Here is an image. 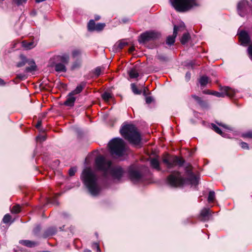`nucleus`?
I'll use <instances>...</instances> for the list:
<instances>
[{
  "mask_svg": "<svg viewBox=\"0 0 252 252\" xmlns=\"http://www.w3.org/2000/svg\"><path fill=\"white\" fill-rule=\"evenodd\" d=\"M131 89L134 94H140L141 93V91L139 90L137 86L135 84H132L131 85Z\"/></svg>",
  "mask_w": 252,
  "mask_h": 252,
  "instance_id": "obj_35",
  "label": "nucleus"
},
{
  "mask_svg": "<svg viewBox=\"0 0 252 252\" xmlns=\"http://www.w3.org/2000/svg\"><path fill=\"white\" fill-rule=\"evenodd\" d=\"M101 69L100 67H96L95 70H94V74L97 76H99L100 74H101Z\"/></svg>",
  "mask_w": 252,
  "mask_h": 252,
  "instance_id": "obj_44",
  "label": "nucleus"
},
{
  "mask_svg": "<svg viewBox=\"0 0 252 252\" xmlns=\"http://www.w3.org/2000/svg\"><path fill=\"white\" fill-rule=\"evenodd\" d=\"M47 202H48V203H51V204L56 203L57 205H58V204H59L55 197L48 199Z\"/></svg>",
  "mask_w": 252,
  "mask_h": 252,
  "instance_id": "obj_46",
  "label": "nucleus"
},
{
  "mask_svg": "<svg viewBox=\"0 0 252 252\" xmlns=\"http://www.w3.org/2000/svg\"><path fill=\"white\" fill-rule=\"evenodd\" d=\"M11 212L12 214H18L21 212V207L19 205L17 204L13 206Z\"/></svg>",
  "mask_w": 252,
  "mask_h": 252,
  "instance_id": "obj_33",
  "label": "nucleus"
},
{
  "mask_svg": "<svg viewBox=\"0 0 252 252\" xmlns=\"http://www.w3.org/2000/svg\"><path fill=\"white\" fill-rule=\"evenodd\" d=\"M238 35L239 40L242 45L246 46L250 43V37L248 32L246 31H241L238 34Z\"/></svg>",
  "mask_w": 252,
  "mask_h": 252,
  "instance_id": "obj_15",
  "label": "nucleus"
},
{
  "mask_svg": "<svg viewBox=\"0 0 252 252\" xmlns=\"http://www.w3.org/2000/svg\"><path fill=\"white\" fill-rule=\"evenodd\" d=\"M211 217L210 210L209 208H204L201 210L199 216V220L202 221L208 220Z\"/></svg>",
  "mask_w": 252,
  "mask_h": 252,
  "instance_id": "obj_16",
  "label": "nucleus"
},
{
  "mask_svg": "<svg viewBox=\"0 0 252 252\" xmlns=\"http://www.w3.org/2000/svg\"><path fill=\"white\" fill-rule=\"evenodd\" d=\"M41 230V227L39 225L36 226L33 230V233L34 235H37Z\"/></svg>",
  "mask_w": 252,
  "mask_h": 252,
  "instance_id": "obj_43",
  "label": "nucleus"
},
{
  "mask_svg": "<svg viewBox=\"0 0 252 252\" xmlns=\"http://www.w3.org/2000/svg\"><path fill=\"white\" fill-rule=\"evenodd\" d=\"M110 174L114 179L120 181L125 173L123 168L119 166L114 167H111L110 170Z\"/></svg>",
  "mask_w": 252,
  "mask_h": 252,
  "instance_id": "obj_11",
  "label": "nucleus"
},
{
  "mask_svg": "<svg viewBox=\"0 0 252 252\" xmlns=\"http://www.w3.org/2000/svg\"><path fill=\"white\" fill-rule=\"evenodd\" d=\"M42 122L41 120H38L37 124L35 125V127L37 129H39L40 126H41Z\"/></svg>",
  "mask_w": 252,
  "mask_h": 252,
  "instance_id": "obj_51",
  "label": "nucleus"
},
{
  "mask_svg": "<svg viewBox=\"0 0 252 252\" xmlns=\"http://www.w3.org/2000/svg\"><path fill=\"white\" fill-rule=\"evenodd\" d=\"M54 163H55V165H59L60 163V160L59 159H56L54 161Z\"/></svg>",
  "mask_w": 252,
  "mask_h": 252,
  "instance_id": "obj_58",
  "label": "nucleus"
},
{
  "mask_svg": "<svg viewBox=\"0 0 252 252\" xmlns=\"http://www.w3.org/2000/svg\"><path fill=\"white\" fill-rule=\"evenodd\" d=\"M159 34L155 32H146L142 33L138 38V41L142 43H146L151 40L158 38Z\"/></svg>",
  "mask_w": 252,
  "mask_h": 252,
  "instance_id": "obj_8",
  "label": "nucleus"
},
{
  "mask_svg": "<svg viewBox=\"0 0 252 252\" xmlns=\"http://www.w3.org/2000/svg\"><path fill=\"white\" fill-rule=\"evenodd\" d=\"M20 243L22 245L29 248H33L38 245V243L37 242L32 241L28 240H22L21 241Z\"/></svg>",
  "mask_w": 252,
  "mask_h": 252,
  "instance_id": "obj_25",
  "label": "nucleus"
},
{
  "mask_svg": "<svg viewBox=\"0 0 252 252\" xmlns=\"http://www.w3.org/2000/svg\"><path fill=\"white\" fill-rule=\"evenodd\" d=\"M80 178L92 195L96 196L98 194L100 191V188L97 184L98 178L90 168H85L82 172Z\"/></svg>",
  "mask_w": 252,
  "mask_h": 252,
  "instance_id": "obj_3",
  "label": "nucleus"
},
{
  "mask_svg": "<svg viewBox=\"0 0 252 252\" xmlns=\"http://www.w3.org/2000/svg\"><path fill=\"white\" fill-rule=\"evenodd\" d=\"M76 100V97L74 96L73 94H71L70 93L66 99V100L64 102V105L67 106L72 107L74 105L75 101Z\"/></svg>",
  "mask_w": 252,
  "mask_h": 252,
  "instance_id": "obj_22",
  "label": "nucleus"
},
{
  "mask_svg": "<svg viewBox=\"0 0 252 252\" xmlns=\"http://www.w3.org/2000/svg\"><path fill=\"white\" fill-rule=\"evenodd\" d=\"M25 64V63L24 62L19 63L17 64V66L21 67V66H23Z\"/></svg>",
  "mask_w": 252,
  "mask_h": 252,
  "instance_id": "obj_56",
  "label": "nucleus"
},
{
  "mask_svg": "<svg viewBox=\"0 0 252 252\" xmlns=\"http://www.w3.org/2000/svg\"><path fill=\"white\" fill-rule=\"evenodd\" d=\"M128 74L131 78H136L139 76V73L135 69L130 70L128 73Z\"/></svg>",
  "mask_w": 252,
  "mask_h": 252,
  "instance_id": "obj_32",
  "label": "nucleus"
},
{
  "mask_svg": "<svg viewBox=\"0 0 252 252\" xmlns=\"http://www.w3.org/2000/svg\"><path fill=\"white\" fill-rule=\"evenodd\" d=\"M190 39V36L189 34L187 32L183 34V36H182L180 39V41L182 44H185L186 43L188 42Z\"/></svg>",
  "mask_w": 252,
  "mask_h": 252,
  "instance_id": "obj_31",
  "label": "nucleus"
},
{
  "mask_svg": "<svg viewBox=\"0 0 252 252\" xmlns=\"http://www.w3.org/2000/svg\"><path fill=\"white\" fill-rule=\"evenodd\" d=\"M178 30L179 27L177 26H174L173 34L172 35H169L167 37L166 41V44L171 45H173L175 41V38L177 35V32Z\"/></svg>",
  "mask_w": 252,
  "mask_h": 252,
  "instance_id": "obj_19",
  "label": "nucleus"
},
{
  "mask_svg": "<svg viewBox=\"0 0 252 252\" xmlns=\"http://www.w3.org/2000/svg\"><path fill=\"white\" fill-rule=\"evenodd\" d=\"M211 94L216 95L218 96H220V93L216 92H211Z\"/></svg>",
  "mask_w": 252,
  "mask_h": 252,
  "instance_id": "obj_59",
  "label": "nucleus"
},
{
  "mask_svg": "<svg viewBox=\"0 0 252 252\" xmlns=\"http://www.w3.org/2000/svg\"><path fill=\"white\" fill-rule=\"evenodd\" d=\"M174 158H177L178 157L177 156H175Z\"/></svg>",
  "mask_w": 252,
  "mask_h": 252,
  "instance_id": "obj_64",
  "label": "nucleus"
},
{
  "mask_svg": "<svg viewBox=\"0 0 252 252\" xmlns=\"http://www.w3.org/2000/svg\"><path fill=\"white\" fill-rule=\"evenodd\" d=\"M53 65L55 62H62V63L67 64L69 62V56L67 55H57L54 56L50 59Z\"/></svg>",
  "mask_w": 252,
  "mask_h": 252,
  "instance_id": "obj_14",
  "label": "nucleus"
},
{
  "mask_svg": "<svg viewBox=\"0 0 252 252\" xmlns=\"http://www.w3.org/2000/svg\"><path fill=\"white\" fill-rule=\"evenodd\" d=\"M195 151V150L193 149L189 150V149L185 148L181 150V153L184 154L185 155V156L190 157L194 156Z\"/></svg>",
  "mask_w": 252,
  "mask_h": 252,
  "instance_id": "obj_29",
  "label": "nucleus"
},
{
  "mask_svg": "<svg viewBox=\"0 0 252 252\" xmlns=\"http://www.w3.org/2000/svg\"><path fill=\"white\" fill-rule=\"evenodd\" d=\"M120 133L124 139L133 147L139 148L142 146L141 134L135 125L124 123L120 129Z\"/></svg>",
  "mask_w": 252,
  "mask_h": 252,
  "instance_id": "obj_2",
  "label": "nucleus"
},
{
  "mask_svg": "<svg viewBox=\"0 0 252 252\" xmlns=\"http://www.w3.org/2000/svg\"><path fill=\"white\" fill-rule=\"evenodd\" d=\"M60 229L63 230V227H60Z\"/></svg>",
  "mask_w": 252,
  "mask_h": 252,
  "instance_id": "obj_63",
  "label": "nucleus"
},
{
  "mask_svg": "<svg viewBox=\"0 0 252 252\" xmlns=\"http://www.w3.org/2000/svg\"><path fill=\"white\" fill-rule=\"evenodd\" d=\"M105 26V24L104 23H98L95 24L93 20H91L88 24V30L89 31H102Z\"/></svg>",
  "mask_w": 252,
  "mask_h": 252,
  "instance_id": "obj_12",
  "label": "nucleus"
},
{
  "mask_svg": "<svg viewBox=\"0 0 252 252\" xmlns=\"http://www.w3.org/2000/svg\"><path fill=\"white\" fill-rule=\"evenodd\" d=\"M215 193L214 191H210L209 193L207 200L208 202H213L215 199Z\"/></svg>",
  "mask_w": 252,
  "mask_h": 252,
  "instance_id": "obj_34",
  "label": "nucleus"
},
{
  "mask_svg": "<svg viewBox=\"0 0 252 252\" xmlns=\"http://www.w3.org/2000/svg\"><path fill=\"white\" fill-rule=\"evenodd\" d=\"M57 232V228L55 226H50L47 228L44 231L42 237L43 238H46L48 237L53 236L56 234Z\"/></svg>",
  "mask_w": 252,
  "mask_h": 252,
  "instance_id": "obj_18",
  "label": "nucleus"
},
{
  "mask_svg": "<svg viewBox=\"0 0 252 252\" xmlns=\"http://www.w3.org/2000/svg\"><path fill=\"white\" fill-rule=\"evenodd\" d=\"M80 52L79 50H74L72 52V56L73 57H76L80 55Z\"/></svg>",
  "mask_w": 252,
  "mask_h": 252,
  "instance_id": "obj_49",
  "label": "nucleus"
},
{
  "mask_svg": "<svg viewBox=\"0 0 252 252\" xmlns=\"http://www.w3.org/2000/svg\"><path fill=\"white\" fill-rule=\"evenodd\" d=\"M11 219V216L9 214H7L3 217L2 221L4 223H7L10 221Z\"/></svg>",
  "mask_w": 252,
  "mask_h": 252,
  "instance_id": "obj_36",
  "label": "nucleus"
},
{
  "mask_svg": "<svg viewBox=\"0 0 252 252\" xmlns=\"http://www.w3.org/2000/svg\"><path fill=\"white\" fill-rule=\"evenodd\" d=\"M27 0H12V1L17 5H20L26 3Z\"/></svg>",
  "mask_w": 252,
  "mask_h": 252,
  "instance_id": "obj_38",
  "label": "nucleus"
},
{
  "mask_svg": "<svg viewBox=\"0 0 252 252\" xmlns=\"http://www.w3.org/2000/svg\"><path fill=\"white\" fill-rule=\"evenodd\" d=\"M107 148L112 156L123 157L127 155L130 151L124 139L120 137L112 139L107 144Z\"/></svg>",
  "mask_w": 252,
  "mask_h": 252,
  "instance_id": "obj_4",
  "label": "nucleus"
},
{
  "mask_svg": "<svg viewBox=\"0 0 252 252\" xmlns=\"http://www.w3.org/2000/svg\"><path fill=\"white\" fill-rule=\"evenodd\" d=\"M35 67H36V66L35 65L34 63H33V64L30 67H28L26 68V72H30V71L34 70L35 69Z\"/></svg>",
  "mask_w": 252,
  "mask_h": 252,
  "instance_id": "obj_45",
  "label": "nucleus"
},
{
  "mask_svg": "<svg viewBox=\"0 0 252 252\" xmlns=\"http://www.w3.org/2000/svg\"><path fill=\"white\" fill-rule=\"evenodd\" d=\"M85 84L84 83H81L79 85L77 86L76 89L73 91H72L70 93L71 94L73 95L79 94L81 92H82V91L85 87Z\"/></svg>",
  "mask_w": 252,
  "mask_h": 252,
  "instance_id": "obj_30",
  "label": "nucleus"
},
{
  "mask_svg": "<svg viewBox=\"0 0 252 252\" xmlns=\"http://www.w3.org/2000/svg\"><path fill=\"white\" fill-rule=\"evenodd\" d=\"M212 129L214 130L216 132L220 134V129L219 128V127L217 126L215 124H211Z\"/></svg>",
  "mask_w": 252,
  "mask_h": 252,
  "instance_id": "obj_41",
  "label": "nucleus"
},
{
  "mask_svg": "<svg viewBox=\"0 0 252 252\" xmlns=\"http://www.w3.org/2000/svg\"><path fill=\"white\" fill-rule=\"evenodd\" d=\"M103 150L100 151L95 150L91 152L88 156V158H104L103 155Z\"/></svg>",
  "mask_w": 252,
  "mask_h": 252,
  "instance_id": "obj_23",
  "label": "nucleus"
},
{
  "mask_svg": "<svg viewBox=\"0 0 252 252\" xmlns=\"http://www.w3.org/2000/svg\"><path fill=\"white\" fill-rule=\"evenodd\" d=\"M50 65L52 66H55V69L57 72H65L66 69L65 65L62 63L59 62H55L53 65L52 62L50 61Z\"/></svg>",
  "mask_w": 252,
  "mask_h": 252,
  "instance_id": "obj_20",
  "label": "nucleus"
},
{
  "mask_svg": "<svg viewBox=\"0 0 252 252\" xmlns=\"http://www.w3.org/2000/svg\"><path fill=\"white\" fill-rule=\"evenodd\" d=\"M235 91L228 87H221V97H233L235 94Z\"/></svg>",
  "mask_w": 252,
  "mask_h": 252,
  "instance_id": "obj_17",
  "label": "nucleus"
},
{
  "mask_svg": "<svg viewBox=\"0 0 252 252\" xmlns=\"http://www.w3.org/2000/svg\"><path fill=\"white\" fill-rule=\"evenodd\" d=\"M152 101V98L150 96L146 97V102L147 103H150Z\"/></svg>",
  "mask_w": 252,
  "mask_h": 252,
  "instance_id": "obj_53",
  "label": "nucleus"
},
{
  "mask_svg": "<svg viewBox=\"0 0 252 252\" xmlns=\"http://www.w3.org/2000/svg\"><path fill=\"white\" fill-rule=\"evenodd\" d=\"M150 165L153 168L158 171L160 170L159 162L158 158H151Z\"/></svg>",
  "mask_w": 252,
  "mask_h": 252,
  "instance_id": "obj_26",
  "label": "nucleus"
},
{
  "mask_svg": "<svg viewBox=\"0 0 252 252\" xmlns=\"http://www.w3.org/2000/svg\"><path fill=\"white\" fill-rule=\"evenodd\" d=\"M240 145L243 149H248V144L247 143L242 142L240 143Z\"/></svg>",
  "mask_w": 252,
  "mask_h": 252,
  "instance_id": "obj_48",
  "label": "nucleus"
},
{
  "mask_svg": "<svg viewBox=\"0 0 252 252\" xmlns=\"http://www.w3.org/2000/svg\"><path fill=\"white\" fill-rule=\"evenodd\" d=\"M17 78L20 79L21 80H23L26 78V76L24 74H19L17 75Z\"/></svg>",
  "mask_w": 252,
  "mask_h": 252,
  "instance_id": "obj_50",
  "label": "nucleus"
},
{
  "mask_svg": "<svg viewBox=\"0 0 252 252\" xmlns=\"http://www.w3.org/2000/svg\"><path fill=\"white\" fill-rule=\"evenodd\" d=\"M77 171V168L75 167H71L68 170V174L70 176H73L75 175Z\"/></svg>",
  "mask_w": 252,
  "mask_h": 252,
  "instance_id": "obj_37",
  "label": "nucleus"
},
{
  "mask_svg": "<svg viewBox=\"0 0 252 252\" xmlns=\"http://www.w3.org/2000/svg\"><path fill=\"white\" fill-rule=\"evenodd\" d=\"M6 85V82L4 80L0 78V86H4Z\"/></svg>",
  "mask_w": 252,
  "mask_h": 252,
  "instance_id": "obj_54",
  "label": "nucleus"
},
{
  "mask_svg": "<svg viewBox=\"0 0 252 252\" xmlns=\"http://www.w3.org/2000/svg\"><path fill=\"white\" fill-rule=\"evenodd\" d=\"M170 2L178 12H185L191 9L195 5V0H170Z\"/></svg>",
  "mask_w": 252,
  "mask_h": 252,
  "instance_id": "obj_5",
  "label": "nucleus"
},
{
  "mask_svg": "<svg viewBox=\"0 0 252 252\" xmlns=\"http://www.w3.org/2000/svg\"><path fill=\"white\" fill-rule=\"evenodd\" d=\"M221 126V136L226 138H232L234 135V131L232 128L222 124Z\"/></svg>",
  "mask_w": 252,
  "mask_h": 252,
  "instance_id": "obj_13",
  "label": "nucleus"
},
{
  "mask_svg": "<svg viewBox=\"0 0 252 252\" xmlns=\"http://www.w3.org/2000/svg\"><path fill=\"white\" fill-rule=\"evenodd\" d=\"M211 92L210 90H206V91H204L203 92V93L205 94H211Z\"/></svg>",
  "mask_w": 252,
  "mask_h": 252,
  "instance_id": "obj_57",
  "label": "nucleus"
},
{
  "mask_svg": "<svg viewBox=\"0 0 252 252\" xmlns=\"http://www.w3.org/2000/svg\"><path fill=\"white\" fill-rule=\"evenodd\" d=\"M237 9L239 14L244 17L251 11V7L247 1L243 0L238 3Z\"/></svg>",
  "mask_w": 252,
  "mask_h": 252,
  "instance_id": "obj_10",
  "label": "nucleus"
},
{
  "mask_svg": "<svg viewBox=\"0 0 252 252\" xmlns=\"http://www.w3.org/2000/svg\"><path fill=\"white\" fill-rule=\"evenodd\" d=\"M101 97L104 101L108 103L110 99L113 98V95L111 93L105 92L101 94Z\"/></svg>",
  "mask_w": 252,
  "mask_h": 252,
  "instance_id": "obj_27",
  "label": "nucleus"
},
{
  "mask_svg": "<svg viewBox=\"0 0 252 252\" xmlns=\"http://www.w3.org/2000/svg\"><path fill=\"white\" fill-rule=\"evenodd\" d=\"M134 50H135L134 47L131 46V47H129V48L128 49V52L129 53H131Z\"/></svg>",
  "mask_w": 252,
  "mask_h": 252,
  "instance_id": "obj_55",
  "label": "nucleus"
},
{
  "mask_svg": "<svg viewBox=\"0 0 252 252\" xmlns=\"http://www.w3.org/2000/svg\"><path fill=\"white\" fill-rule=\"evenodd\" d=\"M93 246L96 247L97 252H100V249L99 244L97 243H94Z\"/></svg>",
  "mask_w": 252,
  "mask_h": 252,
  "instance_id": "obj_52",
  "label": "nucleus"
},
{
  "mask_svg": "<svg viewBox=\"0 0 252 252\" xmlns=\"http://www.w3.org/2000/svg\"><path fill=\"white\" fill-rule=\"evenodd\" d=\"M248 52L250 57L252 59V43L249 46Z\"/></svg>",
  "mask_w": 252,
  "mask_h": 252,
  "instance_id": "obj_47",
  "label": "nucleus"
},
{
  "mask_svg": "<svg viewBox=\"0 0 252 252\" xmlns=\"http://www.w3.org/2000/svg\"><path fill=\"white\" fill-rule=\"evenodd\" d=\"M163 162L168 168H172L176 166L182 167L184 163V158H163Z\"/></svg>",
  "mask_w": 252,
  "mask_h": 252,
  "instance_id": "obj_9",
  "label": "nucleus"
},
{
  "mask_svg": "<svg viewBox=\"0 0 252 252\" xmlns=\"http://www.w3.org/2000/svg\"><path fill=\"white\" fill-rule=\"evenodd\" d=\"M143 166H139L135 164H132L128 166L127 169V173L128 178L131 181H139L143 177L142 172Z\"/></svg>",
  "mask_w": 252,
  "mask_h": 252,
  "instance_id": "obj_6",
  "label": "nucleus"
},
{
  "mask_svg": "<svg viewBox=\"0 0 252 252\" xmlns=\"http://www.w3.org/2000/svg\"><path fill=\"white\" fill-rule=\"evenodd\" d=\"M192 97L194 98L199 104H203V101L202 100L201 98L196 95H192Z\"/></svg>",
  "mask_w": 252,
  "mask_h": 252,
  "instance_id": "obj_39",
  "label": "nucleus"
},
{
  "mask_svg": "<svg viewBox=\"0 0 252 252\" xmlns=\"http://www.w3.org/2000/svg\"><path fill=\"white\" fill-rule=\"evenodd\" d=\"M185 173L187 178L183 177L179 171H174L166 178L167 184L172 188H182L187 183L192 186L199 184V177L192 171V166L190 163L186 165Z\"/></svg>",
  "mask_w": 252,
  "mask_h": 252,
  "instance_id": "obj_1",
  "label": "nucleus"
},
{
  "mask_svg": "<svg viewBox=\"0 0 252 252\" xmlns=\"http://www.w3.org/2000/svg\"><path fill=\"white\" fill-rule=\"evenodd\" d=\"M46 139V137L45 135L39 136L36 137V141L38 142L42 143Z\"/></svg>",
  "mask_w": 252,
  "mask_h": 252,
  "instance_id": "obj_40",
  "label": "nucleus"
},
{
  "mask_svg": "<svg viewBox=\"0 0 252 252\" xmlns=\"http://www.w3.org/2000/svg\"><path fill=\"white\" fill-rule=\"evenodd\" d=\"M199 82L202 87H205L208 83L211 82V80L207 76H202L200 78Z\"/></svg>",
  "mask_w": 252,
  "mask_h": 252,
  "instance_id": "obj_28",
  "label": "nucleus"
},
{
  "mask_svg": "<svg viewBox=\"0 0 252 252\" xmlns=\"http://www.w3.org/2000/svg\"><path fill=\"white\" fill-rule=\"evenodd\" d=\"M112 165V161L108 160V158H95L94 164V168L97 171L103 172L105 176L107 175Z\"/></svg>",
  "mask_w": 252,
  "mask_h": 252,
  "instance_id": "obj_7",
  "label": "nucleus"
},
{
  "mask_svg": "<svg viewBox=\"0 0 252 252\" xmlns=\"http://www.w3.org/2000/svg\"><path fill=\"white\" fill-rule=\"evenodd\" d=\"M146 89H147V88H144V92H143V94H144L145 95H147V94H146Z\"/></svg>",
  "mask_w": 252,
  "mask_h": 252,
  "instance_id": "obj_60",
  "label": "nucleus"
},
{
  "mask_svg": "<svg viewBox=\"0 0 252 252\" xmlns=\"http://www.w3.org/2000/svg\"><path fill=\"white\" fill-rule=\"evenodd\" d=\"M146 153L147 155L149 156V158H158V152L153 150L151 147H148L146 150Z\"/></svg>",
  "mask_w": 252,
  "mask_h": 252,
  "instance_id": "obj_24",
  "label": "nucleus"
},
{
  "mask_svg": "<svg viewBox=\"0 0 252 252\" xmlns=\"http://www.w3.org/2000/svg\"><path fill=\"white\" fill-rule=\"evenodd\" d=\"M22 47L26 50H30L33 47H34L36 45V44H35L33 39H32V41H29L28 40H23L22 42Z\"/></svg>",
  "mask_w": 252,
  "mask_h": 252,
  "instance_id": "obj_21",
  "label": "nucleus"
},
{
  "mask_svg": "<svg viewBox=\"0 0 252 252\" xmlns=\"http://www.w3.org/2000/svg\"><path fill=\"white\" fill-rule=\"evenodd\" d=\"M84 252H91V250H88V249H85L84 251Z\"/></svg>",
  "mask_w": 252,
  "mask_h": 252,
  "instance_id": "obj_61",
  "label": "nucleus"
},
{
  "mask_svg": "<svg viewBox=\"0 0 252 252\" xmlns=\"http://www.w3.org/2000/svg\"><path fill=\"white\" fill-rule=\"evenodd\" d=\"M242 137L244 138H252V131H248L242 134Z\"/></svg>",
  "mask_w": 252,
  "mask_h": 252,
  "instance_id": "obj_42",
  "label": "nucleus"
},
{
  "mask_svg": "<svg viewBox=\"0 0 252 252\" xmlns=\"http://www.w3.org/2000/svg\"><path fill=\"white\" fill-rule=\"evenodd\" d=\"M95 20H98L99 19V17L97 16V17H95Z\"/></svg>",
  "mask_w": 252,
  "mask_h": 252,
  "instance_id": "obj_62",
  "label": "nucleus"
}]
</instances>
